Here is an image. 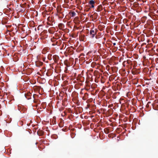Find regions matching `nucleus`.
Wrapping results in <instances>:
<instances>
[{"label":"nucleus","mask_w":158,"mask_h":158,"mask_svg":"<svg viewBox=\"0 0 158 158\" xmlns=\"http://www.w3.org/2000/svg\"><path fill=\"white\" fill-rule=\"evenodd\" d=\"M25 95L26 98L28 99H29L31 98V94L30 93H28L27 94H25Z\"/></svg>","instance_id":"4"},{"label":"nucleus","mask_w":158,"mask_h":158,"mask_svg":"<svg viewBox=\"0 0 158 158\" xmlns=\"http://www.w3.org/2000/svg\"><path fill=\"white\" fill-rule=\"evenodd\" d=\"M89 4L91 5L90 8H93L94 7V4H95V2L93 0H91L89 1Z\"/></svg>","instance_id":"3"},{"label":"nucleus","mask_w":158,"mask_h":158,"mask_svg":"<svg viewBox=\"0 0 158 158\" xmlns=\"http://www.w3.org/2000/svg\"><path fill=\"white\" fill-rule=\"evenodd\" d=\"M125 62H126L128 63V61H124V63H125Z\"/></svg>","instance_id":"18"},{"label":"nucleus","mask_w":158,"mask_h":158,"mask_svg":"<svg viewBox=\"0 0 158 158\" xmlns=\"http://www.w3.org/2000/svg\"><path fill=\"white\" fill-rule=\"evenodd\" d=\"M56 39L54 38L52 39L51 41L52 42H54V43H56Z\"/></svg>","instance_id":"12"},{"label":"nucleus","mask_w":158,"mask_h":158,"mask_svg":"<svg viewBox=\"0 0 158 158\" xmlns=\"http://www.w3.org/2000/svg\"><path fill=\"white\" fill-rule=\"evenodd\" d=\"M104 131L105 133L106 134H108L109 133V130L107 128H105L104 130Z\"/></svg>","instance_id":"11"},{"label":"nucleus","mask_w":158,"mask_h":158,"mask_svg":"<svg viewBox=\"0 0 158 158\" xmlns=\"http://www.w3.org/2000/svg\"><path fill=\"white\" fill-rule=\"evenodd\" d=\"M53 59L54 60L55 62L57 63L59 60V58L58 56L55 55L53 56Z\"/></svg>","instance_id":"2"},{"label":"nucleus","mask_w":158,"mask_h":158,"mask_svg":"<svg viewBox=\"0 0 158 158\" xmlns=\"http://www.w3.org/2000/svg\"><path fill=\"white\" fill-rule=\"evenodd\" d=\"M102 5H99L98 6L97 8V10L98 11H101L102 10Z\"/></svg>","instance_id":"10"},{"label":"nucleus","mask_w":158,"mask_h":158,"mask_svg":"<svg viewBox=\"0 0 158 158\" xmlns=\"http://www.w3.org/2000/svg\"><path fill=\"white\" fill-rule=\"evenodd\" d=\"M35 64L37 67H40L43 65V63L41 61H38L36 62Z\"/></svg>","instance_id":"5"},{"label":"nucleus","mask_w":158,"mask_h":158,"mask_svg":"<svg viewBox=\"0 0 158 158\" xmlns=\"http://www.w3.org/2000/svg\"><path fill=\"white\" fill-rule=\"evenodd\" d=\"M97 32L94 30H90V34L92 38H94L96 35Z\"/></svg>","instance_id":"1"},{"label":"nucleus","mask_w":158,"mask_h":158,"mask_svg":"<svg viewBox=\"0 0 158 158\" xmlns=\"http://www.w3.org/2000/svg\"><path fill=\"white\" fill-rule=\"evenodd\" d=\"M67 67H66L65 68V70H64V72L65 73H67V71L68 70V68H67Z\"/></svg>","instance_id":"14"},{"label":"nucleus","mask_w":158,"mask_h":158,"mask_svg":"<svg viewBox=\"0 0 158 158\" xmlns=\"http://www.w3.org/2000/svg\"><path fill=\"white\" fill-rule=\"evenodd\" d=\"M57 11L58 13H60V14H62V12H61V10H62V9L60 7H57Z\"/></svg>","instance_id":"8"},{"label":"nucleus","mask_w":158,"mask_h":158,"mask_svg":"<svg viewBox=\"0 0 158 158\" xmlns=\"http://www.w3.org/2000/svg\"><path fill=\"white\" fill-rule=\"evenodd\" d=\"M71 1H72L73 0H70Z\"/></svg>","instance_id":"19"},{"label":"nucleus","mask_w":158,"mask_h":158,"mask_svg":"<svg viewBox=\"0 0 158 158\" xmlns=\"http://www.w3.org/2000/svg\"><path fill=\"white\" fill-rule=\"evenodd\" d=\"M95 38H96V39H98V36H95Z\"/></svg>","instance_id":"16"},{"label":"nucleus","mask_w":158,"mask_h":158,"mask_svg":"<svg viewBox=\"0 0 158 158\" xmlns=\"http://www.w3.org/2000/svg\"><path fill=\"white\" fill-rule=\"evenodd\" d=\"M69 14H70V16L72 17L75 16L76 15V13L74 11H72L71 12H70Z\"/></svg>","instance_id":"9"},{"label":"nucleus","mask_w":158,"mask_h":158,"mask_svg":"<svg viewBox=\"0 0 158 158\" xmlns=\"http://www.w3.org/2000/svg\"><path fill=\"white\" fill-rule=\"evenodd\" d=\"M113 44L114 46H115L116 45V43H114Z\"/></svg>","instance_id":"17"},{"label":"nucleus","mask_w":158,"mask_h":158,"mask_svg":"<svg viewBox=\"0 0 158 158\" xmlns=\"http://www.w3.org/2000/svg\"><path fill=\"white\" fill-rule=\"evenodd\" d=\"M57 43L58 42H56V43H54L53 44H52V45H57Z\"/></svg>","instance_id":"15"},{"label":"nucleus","mask_w":158,"mask_h":158,"mask_svg":"<svg viewBox=\"0 0 158 158\" xmlns=\"http://www.w3.org/2000/svg\"><path fill=\"white\" fill-rule=\"evenodd\" d=\"M52 55L51 54H49L48 56V59L50 60H51L52 58H51V56Z\"/></svg>","instance_id":"13"},{"label":"nucleus","mask_w":158,"mask_h":158,"mask_svg":"<svg viewBox=\"0 0 158 158\" xmlns=\"http://www.w3.org/2000/svg\"><path fill=\"white\" fill-rule=\"evenodd\" d=\"M88 98V94L87 93H85L84 94V96L82 98V99L84 100H86Z\"/></svg>","instance_id":"6"},{"label":"nucleus","mask_w":158,"mask_h":158,"mask_svg":"<svg viewBox=\"0 0 158 158\" xmlns=\"http://www.w3.org/2000/svg\"><path fill=\"white\" fill-rule=\"evenodd\" d=\"M64 63L67 67H68L69 66V63L67 60H66L64 61Z\"/></svg>","instance_id":"7"}]
</instances>
